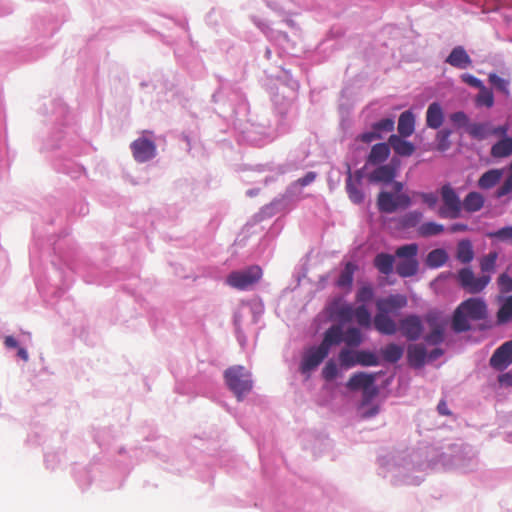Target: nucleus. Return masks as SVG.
<instances>
[{
    "label": "nucleus",
    "mask_w": 512,
    "mask_h": 512,
    "mask_svg": "<svg viewBox=\"0 0 512 512\" xmlns=\"http://www.w3.org/2000/svg\"><path fill=\"white\" fill-rule=\"evenodd\" d=\"M407 297L403 294H391L376 300V315L373 318L375 329L384 335H394L398 331L397 323L390 317L407 306Z\"/></svg>",
    "instance_id": "1"
},
{
    "label": "nucleus",
    "mask_w": 512,
    "mask_h": 512,
    "mask_svg": "<svg viewBox=\"0 0 512 512\" xmlns=\"http://www.w3.org/2000/svg\"><path fill=\"white\" fill-rule=\"evenodd\" d=\"M342 342V328L339 325H332L325 333L322 342L318 346L309 347L303 354L299 366L302 374H309L316 369L328 356L330 348Z\"/></svg>",
    "instance_id": "2"
},
{
    "label": "nucleus",
    "mask_w": 512,
    "mask_h": 512,
    "mask_svg": "<svg viewBox=\"0 0 512 512\" xmlns=\"http://www.w3.org/2000/svg\"><path fill=\"white\" fill-rule=\"evenodd\" d=\"M487 316L486 303L479 298H469L463 301L455 310L452 328L456 332H465L470 329L469 319L483 320Z\"/></svg>",
    "instance_id": "3"
},
{
    "label": "nucleus",
    "mask_w": 512,
    "mask_h": 512,
    "mask_svg": "<svg viewBox=\"0 0 512 512\" xmlns=\"http://www.w3.org/2000/svg\"><path fill=\"white\" fill-rule=\"evenodd\" d=\"M404 188L402 182L394 181L393 189L396 192L394 195L391 192L382 191L377 196V207L382 213H394L398 208H408L412 201L409 195L400 193Z\"/></svg>",
    "instance_id": "4"
},
{
    "label": "nucleus",
    "mask_w": 512,
    "mask_h": 512,
    "mask_svg": "<svg viewBox=\"0 0 512 512\" xmlns=\"http://www.w3.org/2000/svg\"><path fill=\"white\" fill-rule=\"evenodd\" d=\"M417 253L418 245L416 243L406 244L396 249V256L402 259L396 266V272L399 276L406 278L417 273L419 267L416 258Z\"/></svg>",
    "instance_id": "5"
},
{
    "label": "nucleus",
    "mask_w": 512,
    "mask_h": 512,
    "mask_svg": "<svg viewBox=\"0 0 512 512\" xmlns=\"http://www.w3.org/2000/svg\"><path fill=\"white\" fill-rule=\"evenodd\" d=\"M440 195L443 202L438 210V215L445 219H456L461 215L462 202L455 189L449 184H444L440 188Z\"/></svg>",
    "instance_id": "6"
},
{
    "label": "nucleus",
    "mask_w": 512,
    "mask_h": 512,
    "mask_svg": "<svg viewBox=\"0 0 512 512\" xmlns=\"http://www.w3.org/2000/svg\"><path fill=\"white\" fill-rule=\"evenodd\" d=\"M261 277L262 269L253 265L244 270L231 272L226 278V283L237 290H247L259 282Z\"/></svg>",
    "instance_id": "7"
},
{
    "label": "nucleus",
    "mask_w": 512,
    "mask_h": 512,
    "mask_svg": "<svg viewBox=\"0 0 512 512\" xmlns=\"http://www.w3.org/2000/svg\"><path fill=\"white\" fill-rule=\"evenodd\" d=\"M457 279L460 286L471 294L480 293L491 281V277L489 275L475 277L470 268L460 269L457 274Z\"/></svg>",
    "instance_id": "8"
},
{
    "label": "nucleus",
    "mask_w": 512,
    "mask_h": 512,
    "mask_svg": "<svg viewBox=\"0 0 512 512\" xmlns=\"http://www.w3.org/2000/svg\"><path fill=\"white\" fill-rule=\"evenodd\" d=\"M507 131L506 125L494 127L490 122L472 123L467 127V133L477 140H484L492 135L505 136Z\"/></svg>",
    "instance_id": "9"
},
{
    "label": "nucleus",
    "mask_w": 512,
    "mask_h": 512,
    "mask_svg": "<svg viewBox=\"0 0 512 512\" xmlns=\"http://www.w3.org/2000/svg\"><path fill=\"white\" fill-rule=\"evenodd\" d=\"M347 168V179H346V191L349 199L356 204L361 203L364 200V194L360 189L363 173L362 170H357L352 173L351 166L346 163Z\"/></svg>",
    "instance_id": "10"
},
{
    "label": "nucleus",
    "mask_w": 512,
    "mask_h": 512,
    "mask_svg": "<svg viewBox=\"0 0 512 512\" xmlns=\"http://www.w3.org/2000/svg\"><path fill=\"white\" fill-rule=\"evenodd\" d=\"M353 389L362 388V401L359 406V413L361 418H369L375 416L379 408L376 405L370 404L372 400L378 395V387L377 386H350Z\"/></svg>",
    "instance_id": "11"
},
{
    "label": "nucleus",
    "mask_w": 512,
    "mask_h": 512,
    "mask_svg": "<svg viewBox=\"0 0 512 512\" xmlns=\"http://www.w3.org/2000/svg\"><path fill=\"white\" fill-rule=\"evenodd\" d=\"M131 150L134 159L143 163L154 158L156 155V145L152 140L145 137L138 138L131 143Z\"/></svg>",
    "instance_id": "12"
},
{
    "label": "nucleus",
    "mask_w": 512,
    "mask_h": 512,
    "mask_svg": "<svg viewBox=\"0 0 512 512\" xmlns=\"http://www.w3.org/2000/svg\"><path fill=\"white\" fill-rule=\"evenodd\" d=\"M399 329L408 340H417L423 332L422 321L417 315H408L399 321Z\"/></svg>",
    "instance_id": "13"
},
{
    "label": "nucleus",
    "mask_w": 512,
    "mask_h": 512,
    "mask_svg": "<svg viewBox=\"0 0 512 512\" xmlns=\"http://www.w3.org/2000/svg\"><path fill=\"white\" fill-rule=\"evenodd\" d=\"M512 364V340L503 343L498 347L490 358L491 367L497 370H504Z\"/></svg>",
    "instance_id": "14"
},
{
    "label": "nucleus",
    "mask_w": 512,
    "mask_h": 512,
    "mask_svg": "<svg viewBox=\"0 0 512 512\" xmlns=\"http://www.w3.org/2000/svg\"><path fill=\"white\" fill-rule=\"evenodd\" d=\"M226 384H251L250 371L242 365H234L224 372Z\"/></svg>",
    "instance_id": "15"
},
{
    "label": "nucleus",
    "mask_w": 512,
    "mask_h": 512,
    "mask_svg": "<svg viewBox=\"0 0 512 512\" xmlns=\"http://www.w3.org/2000/svg\"><path fill=\"white\" fill-rule=\"evenodd\" d=\"M397 166L392 164L379 165L369 175L370 182L390 183L396 176Z\"/></svg>",
    "instance_id": "16"
},
{
    "label": "nucleus",
    "mask_w": 512,
    "mask_h": 512,
    "mask_svg": "<svg viewBox=\"0 0 512 512\" xmlns=\"http://www.w3.org/2000/svg\"><path fill=\"white\" fill-rule=\"evenodd\" d=\"M404 138L405 137L400 135L392 134L389 137V145L397 155L409 157L415 152L416 148L413 143L405 140Z\"/></svg>",
    "instance_id": "17"
},
{
    "label": "nucleus",
    "mask_w": 512,
    "mask_h": 512,
    "mask_svg": "<svg viewBox=\"0 0 512 512\" xmlns=\"http://www.w3.org/2000/svg\"><path fill=\"white\" fill-rule=\"evenodd\" d=\"M446 63L459 69H466L471 66L472 60L462 46H456L446 58Z\"/></svg>",
    "instance_id": "18"
},
{
    "label": "nucleus",
    "mask_w": 512,
    "mask_h": 512,
    "mask_svg": "<svg viewBox=\"0 0 512 512\" xmlns=\"http://www.w3.org/2000/svg\"><path fill=\"white\" fill-rule=\"evenodd\" d=\"M390 147L389 142L373 145L367 157L366 164L380 165L384 163L390 155Z\"/></svg>",
    "instance_id": "19"
},
{
    "label": "nucleus",
    "mask_w": 512,
    "mask_h": 512,
    "mask_svg": "<svg viewBox=\"0 0 512 512\" xmlns=\"http://www.w3.org/2000/svg\"><path fill=\"white\" fill-rule=\"evenodd\" d=\"M398 135L402 137H409L415 131V116L414 114L407 110L400 114L398 119Z\"/></svg>",
    "instance_id": "20"
},
{
    "label": "nucleus",
    "mask_w": 512,
    "mask_h": 512,
    "mask_svg": "<svg viewBox=\"0 0 512 512\" xmlns=\"http://www.w3.org/2000/svg\"><path fill=\"white\" fill-rule=\"evenodd\" d=\"M444 121V113L441 105L433 102L426 111V124L432 129H438Z\"/></svg>",
    "instance_id": "21"
},
{
    "label": "nucleus",
    "mask_w": 512,
    "mask_h": 512,
    "mask_svg": "<svg viewBox=\"0 0 512 512\" xmlns=\"http://www.w3.org/2000/svg\"><path fill=\"white\" fill-rule=\"evenodd\" d=\"M427 322L431 327V332L426 335L425 341L428 344L437 345L440 344L444 339V327L441 323L436 321V318L432 315H427Z\"/></svg>",
    "instance_id": "22"
},
{
    "label": "nucleus",
    "mask_w": 512,
    "mask_h": 512,
    "mask_svg": "<svg viewBox=\"0 0 512 512\" xmlns=\"http://www.w3.org/2000/svg\"><path fill=\"white\" fill-rule=\"evenodd\" d=\"M408 361L415 368L421 367L427 359V351L424 345L414 344L408 347Z\"/></svg>",
    "instance_id": "23"
},
{
    "label": "nucleus",
    "mask_w": 512,
    "mask_h": 512,
    "mask_svg": "<svg viewBox=\"0 0 512 512\" xmlns=\"http://www.w3.org/2000/svg\"><path fill=\"white\" fill-rule=\"evenodd\" d=\"M394 256L388 253H379L375 256L373 264L375 268L383 275H389L393 272Z\"/></svg>",
    "instance_id": "24"
},
{
    "label": "nucleus",
    "mask_w": 512,
    "mask_h": 512,
    "mask_svg": "<svg viewBox=\"0 0 512 512\" xmlns=\"http://www.w3.org/2000/svg\"><path fill=\"white\" fill-rule=\"evenodd\" d=\"M484 205V197L478 192H470L462 202V208L467 212L473 213L481 210Z\"/></svg>",
    "instance_id": "25"
},
{
    "label": "nucleus",
    "mask_w": 512,
    "mask_h": 512,
    "mask_svg": "<svg viewBox=\"0 0 512 512\" xmlns=\"http://www.w3.org/2000/svg\"><path fill=\"white\" fill-rule=\"evenodd\" d=\"M502 177V170L491 169L486 171L478 180V186L481 189H490L494 187Z\"/></svg>",
    "instance_id": "26"
},
{
    "label": "nucleus",
    "mask_w": 512,
    "mask_h": 512,
    "mask_svg": "<svg viewBox=\"0 0 512 512\" xmlns=\"http://www.w3.org/2000/svg\"><path fill=\"white\" fill-rule=\"evenodd\" d=\"M456 258L463 264H468L473 260L474 251L470 240H461L457 244Z\"/></svg>",
    "instance_id": "27"
},
{
    "label": "nucleus",
    "mask_w": 512,
    "mask_h": 512,
    "mask_svg": "<svg viewBox=\"0 0 512 512\" xmlns=\"http://www.w3.org/2000/svg\"><path fill=\"white\" fill-rule=\"evenodd\" d=\"M512 154V138L506 137L497 143H495L491 148V155L494 158H504L508 157Z\"/></svg>",
    "instance_id": "28"
},
{
    "label": "nucleus",
    "mask_w": 512,
    "mask_h": 512,
    "mask_svg": "<svg viewBox=\"0 0 512 512\" xmlns=\"http://www.w3.org/2000/svg\"><path fill=\"white\" fill-rule=\"evenodd\" d=\"M403 348L395 343H390L381 349V355L387 362L396 363L403 356Z\"/></svg>",
    "instance_id": "29"
},
{
    "label": "nucleus",
    "mask_w": 512,
    "mask_h": 512,
    "mask_svg": "<svg viewBox=\"0 0 512 512\" xmlns=\"http://www.w3.org/2000/svg\"><path fill=\"white\" fill-rule=\"evenodd\" d=\"M448 259V255L444 249H434L428 253L426 264L430 268H439L443 266Z\"/></svg>",
    "instance_id": "30"
},
{
    "label": "nucleus",
    "mask_w": 512,
    "mask_h": 512,
    "mask_svg": "<svg viewBox=\"0 0 512 512\" xmlns=\"http://www.w3.org/2000/svg\"><path fill=\"white\" fill-rule=\"evenodd\" d=\"M422 217L423 215L421 212L410 211L399 218V226L403 229L416 227L420 223Z\"/></svg>",
    "instance_id": "31"
},
{
    "label": "nucleus",
    "mask_w": 512,
    "mask_h": 512,
    "mask_svg": "<svg viewBox=\"0 0 512 512\" xmlns=\"http://www.w3.org/2000/svg\"><path fill=\"white\" fill-rule=\"evenodd\" d=\"M342 341L349 347H357L362 342V334L356 327H350L345 332L342 331Z\"/></svg>",
    "instance_id": "32"
},
{
    "label": "nucleus",
    "mask_w": 512,
    "mask_h": 512,
    "mask_svg": "<svg viewBox=\"0 0 512 512\" xmlns=\"http://www.w3.org/2000/svg\"><path fill=\"white\" fill-rule=\"evenodd\" d=\"M354 319L363 328H370L373 322L371 314L365 305H359L355 308Z\"/></svg>",
    "instance_id": "33"
},
{
    "label": "nucleus",
    "mask_w": 512,
    "mask_h": 512,
    "mask_svg": "<svg viewBox=\"0 0 512 512\" xmlns=\"http://www.w3.org/2000/svg\"><path fill=\"white\" fill-rule=\"evenodd\" d=\"M356 268H357L356 265L353 264L352 262L346 263L345 268L343 269V271L341 272V274L337 280V284L339 287L344 288V287H350L352 285L353 275H354Z\"/></svg>",
    "instance_id": "34"
},
{
    "label": "nucleus",
    "mask_w": 512,
    "mask_h": 512,
    "mask_svg": "<svg viewBox=\"0 0 512 512\" xmlns=\"http://www.w3.org/2000/svg\"><path fill=\"white\" fill-rule=\"evenodd\" d=\"M444 231V226L436 222H425L419 226L418 232L423 237L438 235Z\"/></svg>",
    "instance_id": "35"
},
{
    "label": "nucleus",
    "mask_w": 512,
    "mask_h": 512,
    "mask_svg": "<svg viewBox=\"0 0 512 512\" xmlns=\"http://www.w3.org/2000/svg\"><path fill=\"white\" fill-rule=\"evenodd\" d=\"M512 320V295L509 296L497 313V321L504 324Z\"/></svg>",
    "instance_id": "36"
},
{
    "label": "nucleus",
    "mask_w": 512,
    "mask_h": 512,
    "mask_svg": "<svg viewBox=\"0 0 512 512\" xmlns=\"http://www.w3.org/2000/svg\"><path fill=\"white\" fill-rule=\"evenodd\" d=\"M498 253L490 252L480 259V268L483 273L493 272L495 270Z\"/></svg>",
    "instance_id": "37"
},
{
    "label": "nucleus",
    "mask_w": 512,
    "mask_h": 512,
    "mask_svg": "<svg viewBox=\"0 0 512 512\" xmlns=\"http://www.w3.org/2000/svg\"><path fill=\"white\" fill-rule=\"evenodd\" d=\"M374 290L371 285L365 284L361 286L356 293V301L365 305L373 299Z\"/></svg>",
    "instance_id": "38"
},
{
    "label": "nucleus",
    "mask_w": 512,
    "mask_h": 512,
    "mask_svg": "<svg viewBox=\"0 0 512 512\" xmlns=\"http://www.w3.org/2000/svg\"><path fill=\"white\" fill-rule=\"evenodd\" d=\"M489 82L501 93L508 95L509 94V81L501 78L495 73L489 74Z\"/></svg>",
    "instance_id": "39"
},
{
    "label": "nucleus",
    "mask_w": 512,
    "mask_h": 512,
    "mask_svg": "<svg viewBox=\"0 0 512 512\" xmlns=\"http://www.w3.org/2000/svg\"><path fill=\"white\" fill-rule=\"evenodd\" d=\"M339 361L341 365L344 367H352L355 364H357L356 353L349 349H342L341 352L339 353Z\"/></svg>",
    "instance_id": "40"
},
{
    "label": "nucleus",
    "mask_w": 512,
    "mask_h": 512,
    "mask_svg": "<svg viewBox=\"0 0 512 512\" xmlns=\"http://www.w3.org/2000/svg\"><path fill=\"white\" fill-rule=\"evenodd\" d=\"M477 104L484 105L486 107H492L494 104V97L490 90H488L485 86L480 88V92L477 96Z\"/></svg>",
    "instance_id": "41"
},
{
    "label": "nucleus",
    "mask_w": 512,
    "mask_h": 512,
    "mask_svg": "<svg viewBox=\"0 0 512 512\" xmlns=\"http://www.w3.org/2000/svg\"><path fill=\"white\" fill-rule=\"evenodd\" d=\"M487 237L512 242V226L503 227L497 231L489 232L487 233Z\"/></svg>",
    "instance_id": "42"
},
{
    "label": "nucleus",
    "mask_w": 512,
    "mask_h": 512,
    "mask_svg": "<svg viewBox=\"0 0 512 512\" xmlns=\"http://www.w3.org/2000/svg\"><path fill=\"white\" fill-rule=\"evenodd\" d=\"M451 135V131L447 129L440 130L437 133V148L440 151H446L450 147L449 137Z\"/></svg>",
    "instance_id": "43"
},
{
    "label": "nucleus",
    "mask_w": 512,
    "mask_h": 512,
    "mask_svg": "<svg viewBox=\"0 0 512 512\" xmlns=\"http://www.w3.org/2000/svg\"><path fill=\"white\" fill-rule=\"evenodd\" d=\"M394 127L395 122L392 118L382 119L372 125V128L380 134H382L383 132H392L394 130Z\"/></svg>",
    "instance_id": "44"
},
{
    "label": "nucleus",
    "mask_w": 512,
    "mask_h": 512,
    "mask_svg": "<svg viewBox=\"0 0 512 512\" xmlns=\"http://www.w3.org/2000/svg\"><path fill=\"white\" fill-rule=\"evenodd\" d=\"M414 195L419 197L430 209L435 208L438 202V197L434 192H415Z\"/></svg>",
    "instance_id": "45"
},
{
    "label": "nucleus",
    "mask_w": 512,
    "mask_h": 512,
    "mask_svg": "<svg viewBox=\"0 0 512 512\" xmlns=\"http://www.w3.org/2000/svg\"><path fill=\"white\" fill-rule=\"evenodd\" d=\"M338 373L337 364L333 360H329L322 370V376L325 381H332Z\"/></svg>",
    "instance_id": "46"
},
{
    "label": "nucleus",
    "mask_w": 512,
    "mask_h": 512,
    "mask_svg": "<svg viewBox=\"0 0 512 512\" xmlns=\"http://www.w3.org/2000/svg\"><path fill=\"white\" fill-rule=\"evenodd\" d=\"M356 361L357 363L366 365V366H372L377 363L376 356L373 353L366 352V351H359L356 352Z\"/></svg>",
    "instance_id": "47"
},
{
    "label": "nucleus",
    "mask_w": 512,
    "mask_h": 512,
    "mask_svg": "<svg viewBox=\"0 0 512 512\" xmlns=\"http://www.w3.org/2000/svg\"><path fill=\"white\" fill-rule=\"evenodd\" d=\"M374 378L372 375L365 374V373H359L355 374L353 377L349 379V381L346 384H373Z\"/></svg>",
    "instance_id": "48"
},
{
    "label": "nucleus",
    "mask_w": 512,
    "mask_h": 512,
    "mask_svg": "<svg viewBox=\"0 0 512 512\" xmlns=\"http://www.w3.org/2000/svg\"><path fill=\"white\" fill-rule=\"evenodd\" d=\"M450 119L455 125L459 127L467 128L468 125H470L468 116L462 111L451 114Z\"/></svg>",
    "instance_id": "49"
},
{
    "label": "nucleus",
    "mask_w": 512,
    "mask_h": 512,
    "mask_svg": "<svg viewBox=\"0 0 512 512\" xmlns=\"http://www.w3.org/2000/svg\"><path fill=\"white\" fill-rule=\"evenodd\" d=\"M355 308L352 305L346 304L338 309V316L341 320L349 322L354 318Z\"/></svg>",
    "instance_id": "50"
},
{
    "label": "nucleus",
    "mask_w": 512,
    "mask_h": 512,
    "mask_svg": "<svg viewBox=\"0 0 512 512\" xmlns=\"http://www.w3.org/2000/svg\"><path fill=\"white\" fill-rule=\"evenodd\" d=\"M252 386H228L230 392L241 401L251 391Z\"/></svg>",
    "instance_id": "51"
},
{
    "label": "nucleus",
    "mask_w": 512,
    "mask_h": 512,
    "mask_svg": "<svg viewBox=\"0 0 512 512\" xmlns=\"http://www.w3.org/2000/svg\"><path fill=\"white\" fill-rule=\"evenodd\" d=\"M512 192V176L508 175L503 184L497 189L496 196L504 197Z\"/></svg>",
    "instance_id": "52"
},
{
    "label": "nucleus",
    "mask_w": 512,
    "mask_h": 512,
    "mask_svg": "<svg viewBox=\"0 0 512 512\" xmlns=\"http://www.w3.org/2000/svg\"><path fill=\"white\" fill-rule=\"evenodd\" d=\"M498 285L500 290L504 293L512 291V278L506 273H503L498 278Z\"/></svg>",
    "instance_id": "53"
},
{
    "label": "nucleus",
    "mask_w": 512,
    "mask_h": 512,
    "mask_svg": "<svg viewBox=\"0 0 512 512\" xmlns=\"http://www.w3.org/2000/svg\"><path fill=\"white\" fill-rule=\"evenodd\" d=\"M382 134L372 128L371 131L364 132L358 136V139L364 143H371L375 140L382 139Z\"/></svg>",
    "instance_id": "54"
},
{
    "label": "nucleus",
    "mask_w": 512,
    "mask_h": 512,
    "mask_svg": "<svg viewBox=\"0 0 512 512\" xmlns=\"http://www.w3.org/2000/svg\"><path fill=\"white\" fill-rule=\"evenodd\" d=\"M461 79L463 82H465L466 84L472 86V87H475V88H482L484 85L482 83V81L478 78H476L475 76L471 75V74H463L461 76Z\"/></svg>",
    "instance_id": "55"
},
{
    "label": "nucleus",
    "mask_w": 512,
    "mask_h": 512,
    "mask_svg": "<svg viewBox=\"0 0 512 512\" xmlns=\"http://www.w3.org/2000/svg\"><path fill=\"white\" fill-rule=\"evenodd\" d=\"M316 178V174L314 172H308L304 177L299 178L297 180V184L304 187L312 183Z\"/></svg>",
    "instance_id": "56"
},
{
    "label": "nucleus",
    "mask_w": 512,
    "mask_h": 512,
    "mask_svg": "<svg viewBox=\"0 0 512 512\" xmlns=\"http://www.w3.org/2000/svg\"><path fill=\"white\" fill-rule=\"evenodd\" d=\"M468 230V226L463 223H455L449 227L451 233L464 232Z\"/></svg>",
    "instance_id": "57"
},
{
    "label": "nucleus",
    "mask_w": 512,
    "mask_h": 512,
    "mask_svg": "<svg viewBox=\"0 0 512 512\" xmlns=\"http://www.w3.org/2000/svg\"><path fill=\"white\" fill-rule=\"evenodd\" d=\"M437 410L441 415L449 416L451 415V412L447 408V404L445 400H441L438 403Z\"/></svg>",
    "instance_id": "58"
},
{
    "label": "nucleus",
    "mask_w": 512,
    "mask_h": 512,
    "mask_svg": "<svg viewBox=\"0 0 512 512\" xmlns=\"http://www.w3.org/2000/svg\"><path fill=\"white\" fill-rule=\"evenodd\" d=\"M4 344L7 348H18V342L13 336H6Z\"/></svg>",
    "instance_id": "59"
},
{
    "label": "nucleus",
    "mask_w": 512,
    "mask_h": 512,
    "mask_svg": "<svg viewBox=\"0 0 512 512\" xmlns=\"http://www.w3.org/2000/svg\"><path fill=\"white\" fill-rule=\"evenodd\" d=\"M443 354V351L439 348L433 349L429 354L427 353L428 360H436Z\"/></svg>",
    "instance_id": "60"
},
{
    "label": "nucleus",
    "mask_w": 512,
    "mask_h": 512,
    "mask_svg": "<svg viewBox=\"0 0 512 512\" xmlns=\"http://www.w3.org/2000/svg\"><path fill=\"white\" fill-rule=\"evenodd\" d=\"M500 384H512V370L499 378Z\"/></svg>",
    "instance_id": "61"
},
{
    "label": "nucleus",
    "mask_w": 512,
    "mask_h": 512,
    "mask_svg": "<svg viewBox=\"0 0 512 512\" xmlns=\"http://www.w3.org/2000/svg\"><path fill=\"white\" fill-rule=\"evenodd\" d=\"M17 355L19 358H21L25 362H27L29 360L28 352L23 347H18Z\"/></svg>",
    "instance_id": "62"
}]
</instances>
